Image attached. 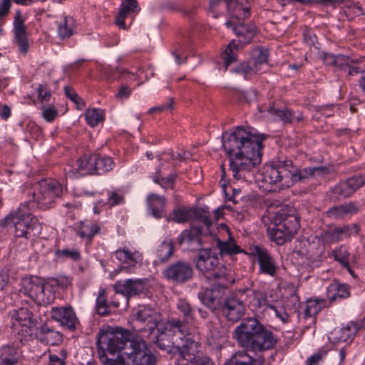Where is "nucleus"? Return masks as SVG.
Wrapping results in <instances>:
<instances>
[{
  "instance_id": "1",
  "label": "nucleus",
  "mask_w": 365,
  "mask_h": 365,
  "mask_svg": "<svg viewBox=\"0 0 365 365\" xmlns=\"http://www.w3.org/2000/svg\"><path fill=\"white\" fill-rule=\"evenodd\" d=\"M222 146L229 156L230 170L237 180L252 182L257 166L261 163L263 134L238 126L222 134Z\"/></svg>"
},
{
  "instance_id": "2",
  "label": "nucleus",
  "mask_w": 365,
  "mask_h": 365,
  "mask_svg": "<svg viewBox=\"0 0 365 365\" xmlns=\"http://www.w3.org/2000/svg\"><path fill=\"white\" fill-rule=\"evenodd\" d=\"M237 344L246 351L236 352L224 365H262V362L247 354V351L262 352L273 349L277 339L257 319L249 317L242 319L232 333Z\"/></svg>"
},
{
  "instance_id": "3",
  "label": "nucleus",
  "mask_w": 365,
  "mask_h": 365,
  "mask_svg": "<svg viewBox=\"0 0 365 365\" xmlns=\"http://www.w3.org/2000/svg\"><path fill=\"white\" fill-rule=\"evenodd\" d=\"M328 173L329 170L324 166L310 167L301 170L294 165L291 160L277 158L264 167L262 180L269 184L284 182L289 185L290 182H299L309 176H320Z\"/></svg>"
},
{
  "instance_id": "4",
  "label": "nucleus",
  "mask_w": 365,
  "mask_h": 365,
  "mask_svg": "<svg viewBox=\"0 0 365 365\" xmlns=\"http://www.w3.org/2000/svg\"><path fill=\"white\" fill-rule=\"evenodd\" d=\"M131 342L134 341L123 334L100 330L96 340L98 357L104 365H117Z\"/></svg>"
},
{
  "instance_id": "5",
  "label": "nucleus",
  "mask_w": 365,
  "mask_h": 365,
  "mask_svg": "<svg viewBox=\"0 0 365 365\" xmlns=\"http://www.w3.org/2000/svg\"><path fill=\"white\" fill-rule=\"evenodd\" d=\"M294 212V209L284 206L274 213V227L270 230L269 236L277 245L290 241L299 229V217Z\"/></svg>"
},
{
  "instance_id": "6",
  "label": "nucleus",
  "mask_w": 365,
  "mask_h": 365,
  "mask_svg": "<svg viewBox=\"0 0 365 365\" xmlns=\"http://www.w3.org/2000/svg\"><path fill=\"white\" fill-rule=\"evenodd\" d=\"M227 27H232V31L238 38V43L232 40L223 52L224 66L225 69L234 61H237V53L243 45L250 43L257 32V27L253 24H241L234 20L225 23Z\"/></svg>"
},
{
  "instance_id": "7",
  "label": "nucleus",
  "mask_w": 365,
  "mask_h": 365,
  "mask_svg": "<svg viewBox=\"0 0 365 365\" xmlns=\"http://www.w3.org/2000/svg\"><path fill=\"white\" fill-rule=\"evenodd\" d=\"M193 261L196 269L208 280L225 281L230 279L227 268L220 264L217 254L211 248L200 249Z\"/></svg>"
},
{
  "instance_id": "8",
  "label": "nucleus",
  "mask_w": 365,
  "mask_h": 365,
  "mask_svg": "<svg viewBox=\"0 0 365 365\" xmlns=\"http://www.w3.org/2000/svg\"><path fill=\"white\" fill-rule=\"evenodd\" d=\"M135 327L143 337H150L163 321L159 310L150 304L140 305L134 314Z\"/></svg>"
},
{
  "instance_id": "9",
  "label": "nucleus",
  "mask_w": 365,
  "mask_h": 365,
  "mask_svg": "<svg viewBox=\"0 0 365 365\" xmlns=\"http://www.w3.org/2000/svg\"><path fill=\"white\" fill-rule=\"evenodd\" d=\"M63 189L61 184L54 179H43L34 187V191H29L32 195L34 202L40 208L49 207L54 200L62 195Z\"/></svg>"
},
{
  "instance_id": "10",
  "label": "nucleus",
  "mask_w": 365,
  "mask_h": 365,
  "mask_svg": "<svg viewBox=\"0 0 365 365\" xmlns=\"http://www.w3.org/2000/svg\"><path fill=\"white\" fill-rule=\"evenodd\" d=\"M155 356L151 354L144 340L130 343V347L118 360L117 365H154Z\"/></svg>"
},
{
  "instance_id": "11",
  "label": "nucleus",
  "mask_w": 365,
  "mask_h": 365,
  "mask_svg": "<svg viewBox=\"0 0 365 365\" xmlns=\"http://www.w3.org/2000/svg\"><path fill=\"white\" fill-rule=\"evenodd\" d=\"M21 292L28 295L39 305H48L55 299V293L51 287L42 282L38 277L24 279Z\"/></svg>"
},
{
  "instance_id": "12",
  "label": "nucleus",
  "mask_w": 365,
  "mask_h": 365,
  "mask_svg": "<svg viewBox=\"0 0 365 365\" xmlns=\"http://www.w3.org/2000/svg\"><path fill=\"white\" fill-rule=\"evenodd\" d=\"M177 363L175 365H204L205 363H212L208 358L204 356L202 345L190 338H186L181 349L178 346Z\"/></svg>"
},
{
  "instance_id": "13",
  "label": "nucleus",
  "mask_w": 365,
  "mask_h": 365,
  "mask_svg": "<svg viewBox=\"0 0 365 365\" xmlns=\"http://www.w3.org/2000/svg\"><path fill=\"white\" fill-rule=\"evenodd\" d=\"M6 220L13 225L17 237L29 238V231L39 226L38 219L31 213L22 211L21 208L10 214Z\"/></svg>"
},
{
  "instance_id": "14",
  "label": "nucleus",
  "mask_w": 365,
  "mask_h": 365,
  "mask_svg": "<svg viewBox=\"0 0 365 365\" xmlns=\"http://www.w3.org/2000/svg\"><path fill=\"white\" fill-rule=\"evenodd\" d=\"M217 282L218 284L214 286L213 288L205 289L198 294L202 303L212 311L222 307L225 290L227 289L229 284L234 282V279L230 278L225 281Z\"/></svg>"
},
{
  "instance_id": "15",
  "label": "nucleus",
  "mask_w": 365,
  "mask_h": 365,
  "mask_svg": "<svg viewBox=\"0 0 365 365\" xmlns=\"http://www.w3.org/2000/svg\"><path fill=\"white\" fill-rule=\"evenodd\" d=\"M364 185H365V173L337 183L331 188L330 197L334 200L349 197Z\"/></svg>"
},
{
  "instance_id": "16",
  "label": "nucleus",
  "mask_w": 365,
  "mask_h": 365,
  "mask_svg": "<svg viewBox=\"0 0 365 365\" xmlns=\"http://www.w3.org/2000/svg\"><path fill=\"white\" fill-rule=\"evenodd\" d=\"M163 274L168 280L175 284H183L192 278L193 269L189 262L178 260L168 266Z\"/></svg>"
},
{
  "instance_id": "17",
  "label": "nucleus",
  "mask_w": 365,
  "mask_h": 365,
  "mask_svg": "<svg viewBox=\"0 0 365 365\" xmlns=\"http://www.w3.org/2000/svg\"><path fill=\"white\" fill-rule=\"evenodd\" d=\"M11 319L14 329H17L19 327H21L25 328L24 331L26 333L28 332V329L32 330L37 325V319L34 317V314L29 307L14 310L11 313Z\"/></svg>"
},
{
  "instance_id": "18",
  "label": "nucleus",
  "mask_w": 365,
  "mask_h": 365,
  "mask_svg": "<svg viewBox=\"0 0 365 365\" xmlns=\"http://www.w3.org/2000/svg\"><path fill=\"white\" fill-rule=\"evenodd\" d=\"M222 307L224 315L231 322L240 320L245 311L244 301L237 294L226 297Z\"/></svg>"
},
{
  "instance_id": "19",
  "label": "nucleus",
  "mask_w": 365,
  "mask_h": 365,
  "mask_svg": "<svg viewBox=\"0 0 365 365\" xmlns=\"http://www.w3.org/2000/svg\"><path fill=\"white\" fill-rule=\"evenodd\" d=\"M113 288L116 293L123 294L128 300L130 297L143 293L145 289V280L141 279H128L117 282Z\"/></svg>"
},
{
  "instance_id": "20",
  "label": "nucleus",
  "mask_w": 365,
  "mask_h": 365,
  "mask_svg": "<svg viewBox=\"0 0 365 365\" xmlns=\"http://www.w3.org/2000/svg\"><path fill=\"white\" fill-rule=\"evenodd\" d=\"M254 250L255 255L257 256L260 272L270 277H274L277 272L278 267L272 256L267 250L259 247H255Z\"/></svg>"
},
{
  "instance_id": "21",
  "label": "nucleus",
  "mask_w": 365,
  "mask_h": 365,
  "mask_svg": "<svg viewBox=\"0 0 365 365\" xmlns=\"http://www.w3.org/2000/svg\"><path fill=\"white\" fill-rule=\"evenodd\" d=\"M51 317L69 329H76L78 319L71 307H53L51 311Z\"/></svg>"
},
{
  "instance_id": "22",
  "label": "nucleus",
  "mask_w": 365,
  "mask_h": 365,
  "mask_svg": "<svg viewBox=\"0 0 365 365\" xmlns=\"http://www.w3.org/2000/svg\"><path fill=\"white\" fill-rule=\"evenodd\" d=\"M147 338L160 349L168 353L178 350V346L175 345L176 341L174 340L173 336L163 327L158 329L157 334L153 336L151 335V336Z\"/></svg>"
},
{
  "instance_id": "23",
  "label": "nucleus",
  "mask_w": 365,
  "mask_h": 365,
  "mask_svg": "<svg viewBox=\"0 0 365 365\" xmlns=\"http://www.w3.org/2000/svg\"><path fill=\"white\" fill-rule=\"evenodd\" d=\"M260 111H267L275 120H282L284 123H292V120L301 122L304 119L302 113H293L290 110L279 109L275 107V104H272Z\"/></svg>"
},
{
  "instance_id": "24",
  "label": "nucleus",
  "mask_w": 365,
  "mask_h": 365,
  "mask_svg": "<svg viewBox=\"0 0 365 365\" xmlns=\"http://www.w3.org/2000/svg\"><path fill=\"white\" fill-rule=\"evenodd\" d=\"M201 230L198 227H194L191 230H185L181 232L178 237V243L182 245L187 243L190 250H198L202 249L201 242Z\"/></svg>"
},
{
  "instance_id": "25",
  "label": "nucleus",
  "mask_w": 365,
  "mask_h": 365,
  "mask_svg": "<svg viewBox=\"0 0 365 365\" xmlns=\"http://www.w3.org/2000/svg\"><path fill=\"white\" fill-rule=\"evenodd\" d=\"M227 11L231 20L240 21L250 16V4L247 0H227Z\"/></svg>"
},
{
  "instance_id": "26",
  "label": "nucleus",
  "mask_w": 365,
  "mask_h": 365,
  "mask_svg": "<svg viewBox=\"0 0 365 365\" xmlns=\"http://www.w3.org/2000/svg\"><path fill=\"white\" fill-rule=\"evenodd\" d=\"M324 59L327 64H332L335 67H338L341 70L347 71L349 76L355 75L362 72L359 66L351 65L350 60L344 56H334L330 54H324Z\"/></svg>"
},
{
  "instance_id": "27",
  "label": "nucleus",
  "mask_w": 365,
  "mask_h": 365,
  "mask_svg": "<svg viewBox=\"0 0 365 365\" xmlns=\"http://www.w3.org/2000/svg\"><path fill=\"white\" fill-rule=\"evenodd\" d=\"M358 211V207L356 202H350L349 203L341 204L337 206L330 207L326 215L328 217L333 220H341L348 215H352Z\"/></svg>"
},
{
  "instance_id": "28",
  "label": "nucleus",
  "mask_w": 365,
  "mask_h": 365,
  "mask_svg": "<svg viewBox=\"0 0 365 365\" xmlns=\"http://www.w3.org/2000/svg\"><path fill=\"white\" fill-rule=\"evenodd\" d=\"M188 325V323L179 318H170L162 327L173 336L179 334V338L182 339L183 336L189 334Z\"/></svg>"
},
{
  "instance_id": "29",
  "label": "nucleus",
  "mask_w": 365,
  "mask_h": 365,
  "mask_svg": "<svg viewBox=\"0 0 365 365\" xmlns=\"http://www.w3.org/2000/svg\"><path fill=\"white\" fill-rule=\"evenodd\" d=\"M140 10L137 1L133 2H126L123 1L118 16L115 18V23L120 29H125V19L128 16L130 12H138Z\"/></svg>"
},
{
  "instance_id": "30",
  "label": "nucleus",
  "mask_w": 365,
  "mask_h": 365,
  "mask_svg": "<svg viewBox=\"0 0 365 365\" xmlns=\"http://www.w3.org/2000/svg\"><path fill=\"white\" fill-rule=\"evenodd\" d=\"M21 354L14 346H4L0 349V365H15L19 362Z\"/></svg>"
},
{
  "instance_id": "31",
  "label": "nucleus",
  "mask_w": 365,
  "mask_h": 365,
  "mask_svg": "<svg viewBox=\"0 0 365 365\" xmlns=\"http://www.w3.org/2000/svg\"><path fill=\"white\" fill-rule=\"evenodd\" d=\"M147 203L153 217L160 218L163 216L165 198L163 196L150 194L147 197Z\"/></svg>"
},
{
  "instance_id": "32",
  "label": "nucleus",
  "mask_w": 365,
  "mask_h": 365,
  "mask_svg": "<svg viewBox=\"0 0 365 365\" xmlns=\"http://www.w3.org/2000/svg\"><path fill=\"white\" fill-rule=\"evenodd\" d=\"M222 228L225 229L228 233H230V230L227 225H222ZM229 235L230 237L228 241L224 242L219 239L216 240V246L219 249L220 254L232 255L242 252V250L235 243L234 240L231 237L230 234H229Z\"/></svg>"
},
{
  "instance_id": "33",
  "label": "nucleus",
  "mask_w": 365,
  "mask_h": 365,
  "mask_svg": "<svg viewBox=\"0 0 365 365\" xmlns=\"http://www.w3.org/2000/svg\"><path fill=\"white\" fill-rule=\"evenodd\" d=\"M92 163H95L96 169V174L101 175L113 170L114 162L111 157L93 154Z\"/></svg>"
},
{
  "instance_id": "34",
  "label": "nucleus",
  "mask_w": 365,
  "mask_h": 365,
  "mask_svg": "<svg viewBox=\"0 0 365 365\" xmlns=\"http://www.w3.org/2000/svg\"><path fill=\"white\" fill-rule=\"evenodd\" d=\"M99 230L100 227L97 224L86 220L80 222L77 234L81 238H86L91 241Z\"/></svg>"
},
{
  "instance_id": "35",
  "label": "nucleus",
  "mask_w": 365,
  "mask_h": 365,
  "mask_svg": "<svg viewBox=\"0 0 365 365\" xmlns=\"http://www.w3.org/2000/svg\"><path fill=\"white\" fill-rule=\"evenodd\" d=\"M326 302L324 299H309L307 300L304 314L305 318H311L312 321H314V317L325 307Z\"/></svg>"
},
{
  "instance_id": "36",
  "label": "nucleus",
  "mask_w": 365,
  "mask_h": 365,
  "mask_svg": "<svg viewBox=\"0 0 365 365\" xmlns=\"http://www.w3.org/2000/svg\"><path fill=\"white\" fill-rule=\"evenodd\" d=\"M93 154L90 155H83L77 161L78 171L81 175L96 174V164L92 163Z\"/></svg>"
},
{
  "instance_id": "37",
  "label": "nucleus",
  "mask_w": 365,
  "mask_h": 365,
  "mask_svg": "<svg viewBox=\"0 0 365 365\" xmlns=\"http://www.w3.org/2000/svg\"><path fill=\"white\" fill-rule=\"evenodd\" d=\"M328 293L331 301L336 300L338 298L344 299L349 297V287L338 283L331 284L328 289Z\"/></svg>"
},
{
  "instance_id": "38",
  "label": "nucleus",
  "mask_w": 365,
  "mask_h": 365,
  "mask_svg": "<svg viewBox=\"0 0 365 365\" xmlns=\"http://www.w3.org/2000/svg\"><path fill=\"white\" fill-rule=\"evenodd\" d=\"M177 309L182 315L183 319L182 320L188 324H191L195 321L194 309L186 300L179 299L177 303Z\"/></svg>"
},
{
  "instance_id": "39",
  "label": "nucleus",
  "mask_w": 365,
  "mask_h": 365,
  "mask_svg": "<svg viewBox=\"0 0 365 365\" xmlns=\"http://www.w3.org/2000/svg\"><path fill=\"white\" fill-rule=\"evenodd\" d=\"M174 252V242L172 240H165L159 246L157 250L158 257L161 262L168 261Z\"/></svg>"
},
{
  "instance_id": "40",
  "label": "nucleus",
  "mask_w": 365,
  "mask_h": 365,
  "mask_svg": "<svg viewBox=\"0 0 365 365\" xmlns=\"http://www.w3.org/2000/svg\"><path fill=\"white\" fill-rule=\"evenodd\" d=\"M73 19L71 16H65L62 23L58 27V34L61 39L70 38L73 34Z\"/></svg>"
},
{
  "instance_id": "41",
  "label": "nucleus",
  "mask_w": 365,
  "mask_h": 365,
  "mask_svg": "<svg viewBox=\"0 0 365 365\" xmlns=\"http://www.w3.org/2000/svg\"><path fill=\"white\" fill-rule=\"evenodd\" d=\"M115 255L116 258L123 263H136L141 259V255L138 252L131 253L125 248L116 250Z\"/></svg>"
},
{
  "instance_id": "42",
  "label": "nucleus",
  "mask_w": 365,
  "mask_h": 365,
  "mask_svg": "<svg viewBox=\"0 0 365 365\" xmlns=\"http://www.w3.org/2000/svg\"><path fill=\"white\" fill-rule=\"evenodd\" d=\"M15 41L19 46V49L21 53L26 54L29 50L28 38L26 33V28H18L14 29Z\"/></svg>"
},
{
  "instance_id": "43",
  "label": "nucleus",
  "mask_w": 365,
  "mask_h": 365,
  "mask_svg": "<svg viewBox=\"0 0 365 365\" xmlns=\"http://www.w3.org/2000/svg\"><path fill=\"white\" fill-rule=\"evenodd\" d=\"M109 309L110 304H108L107 302L106 290L104 289H101L99 290V293L96 299V312L101 316H106L108 315L110 313Z\"/></svg>"
},
{
  "instance_id": "44",
  "label": "nucleus",
  "mask_w": 365,
  "mask_h": 365,
  "mask_svg": "<svg viewBox=\"0 0 365 365\" xmlns=\"http://www.w3.org/2000/svg\"><path fill=\"white\" fill-rule=\"evenodd\" d=\"M331 256L334 260L339 262L342 267H348L350 253L345 246L341 245L337 249L333 250L331 251Z\"/></svg>"
},
{
  "instance_id": "45",
  "label": "nucleus",
  "mask_w": 365,
  "mask_h": 365,
  "mask_svg": "<svg viewBox=\"0 0 365 365\" xmlns=\"http://www.w3.org/2000/svg\"><path fill=\"white\" fill-rule=\"evenodd\" d=\"M173 220L178 223H184L193 219V210L185 207L178 208L173 210Z\"/></svg>"
},
{
  "instance_id": "46",
  "label": "nucleus",
  "mask_w": 365,
  "mask_h": 365,
  "mask_svg": "<svg viewBox=\"0 0 365 365\" xmlns=\"http://www.w3.org/2000/svg\"><path fill=\"white\" fill-rule=\"evenodd\" d=\"M268 51L261 47L256 48L252 53V60L250 61L255 67L259 68L260 65L267 62Z\"/></svg>"
},
{
  "instance_id": "47",
  "label": "nucleus",
  "mask_w": 365,
  "mask_h": 365,
  "mask_svg": "<svg viewBox=\"0 0 365 365\" xmlns=\"http://www.w3.org/2000/svg\"><path fill=\"white\" fill-rule=\"evenodd\" d=\"M85 117L86 122L91 127L96 126L100 122L103 120V116L98 109H88L86 111Z\"/></svg>"
},
{
  "instance_id": "48",
  "label": "nucleus",
  "mask_w": 365,
  "mask_h": 365,
  "mask_svg": "<svg viewBox=\"0 0 365 365\" xmlns=\"http://www.w3.org/2000/svg\"><path fill=\"white\" fill-rule=\"evenodd\" d=\"M321 237L324 242L331 244L342 240L337 228L329 229L324 231L321 234Z\"/></svg>"
},
{
  "instance_id": "49",
  "label": "nucleus",
  "mask_w": 365,
  "mask_h": 365,
  "mask_svg": "<svg viewBox=\"0 0 365 365\" xmlns=\"http://www.w3.org/2000/svg\"><path fill=\"white\" fill-rule=\"evenodd\" d=\"M194 218L202 222L207 227L210 226L212 223L210 213L205 210H193V219Z\"/></svg>"
},
{
  "instance_id": "50",
  "label": "nucleus",
  "mask_w": 365,
  "mask_h": 365,
  "mask_svg": "<svg viewBox=\"0 0 365 365\" xmlns=\"http://www.w3.org/2000/svg\"><path fill=\"white\" fill-rule=\"evenodd\" d=\"M56 255L58 257L69 258L73 260L77 261L81 258V254L76 249L73 250H58L56 252Z\"/></svg>"
},
{
  "instance_id": "51",
  "label": "nucleus",
  "mask_w": 365,
  "mask_h": 365,
  "mask_svg": "<svg viewBox=\"0 0 365 365\" xmlns=\"http://www.w3.org/2000/svg\"><path fill=\"white\" fill-rule=\"evenodd\" d=\"M341 239L343 237H349L353 233H359V228L357 225H346L341 227H336Z\"/></svg>"
},
{
  "instance_id": "52",
  "label": "nucleus",
  "mask_w": 365,
  "mask_h": 365,
  "mask_svg": "<svg viewBox=\"0 0 365 365\" xmlns=\"http://www.w3.org/2000/svg\"><path fill=\"white\" fill-rule=\"evenodd\" d=\"M235 71L237 73L247 74L252 72H258L259 71V68L255 67L251 61H249L241 63L235 69Z\"/></svg>"
},
{
  "instance_id": "53",
  "label": "nucleus",
  "mask_w": 365,
  "mask_h": 365,
  "mask_svg": "<svg viewBox=\"0 0 365 365\" xmlns=\"http://www.w3.org/2000/svg\"><path fill=\"white\" fill-rule=\"evenodd\" d=\"M124 202V196L122 193L112 191L108 193V203L110 207L121 204Z\"/></svg>"
},
{
  "instance_id": "54",
  "label": "nucleus",
  "mask_w": 365,
  "mask_h": 365,
  "mask_svg": "<svg viewBox=\"0 0 365 365\" xmlns=\"http://www.w3.org/2000/svg\"><path fill=\"white\" fill-rule=\"evenodd\" d=\"M38 97L41 102H48L51 96V91L46 85L39 84L37 88Z\"/></svg>"
},
{
  "instance_id": "55",
  "label": "nucleus",
  "mask_w": 365,
  "mask_h": 365,
  "mask_svg": "<svg viewBox=\"0 0 365 365\" xmlns=\"http://www.w3.org/2000/svg\"><path fill=\"white\" fill-rule=\"evenodd\" d=\"M327 355V351L325 350H320L316 354L308 358L307 365H318L320 361Z\"/></svg>"
},
{
  "instance_id": "56",
  "label": "nucleus",
  "mask_w": 365,
  "mask_h": 365,
  "mask_svg": "<svg viewBox=\"0 0 365 365\" xmlns=\"http://www.w3.org/2000/svg\"><path fill=\"white\" fill-rule=\"evenodd\" d=\"M64 91L67 97H68L77 106L83 103L82 98L76 93V91L68 86H65Z\"/></svg>"
},
{
  "instance_id": "57",
  "label": "nucleus",
  "mask_w": 365,
  "mask_h": 365,
  "mask_svg": "<svg viewBox=\"0 0 365 365\" xmlns=\"http://www.w3.org/2000/svg\"><path fill=\"white\" fill-rule=\"evenodd\" d=\"M57 115V110L54 107H44L42 108V116L48 122L53 121Z\"/></svg>"
},
{
  "instance_id": "58",
  "label": "nucleus",
  "mask_w": 365,
  "mask_h": 365,
  "mask_svg": "<svg viewBox=\"0 0 365 365\" xmlns=\"http://www.w3.org/2000/svg\"><path fill=\"white\" fill-rule=\"evenodd\" d=\"M352 323H354V322H351L350 324H347L346 327H344L341 329V331L342 334L340 336V339L341 341H347L356 331H354V327L352 326Z\"/></svg>"
},
{
  "instance_id": "59",
  "label": "nucleus",
  "mask_w": 365,
  "mask_h": 365,
  "mask_svg": "<svg viewBox=\"0 0 365 365\" xmlns=\"http://www.w3.org/2000/svg\"><path fill=\"white\" fill-rule=\"evenodd\" d=\"M174 108V100L173 98H170L169 102L166 104H163L159 106L151 108L148 110V113L152 114L155 112L161 113L166 110H172Z\"/></svg>"
},
{
  "instance_id": "60",
  "label": "nucleus",
  "mask_w": 365,
  "mask_h": 365,
  "mask_svg": "<svg viewBox=\"0 0 365 365\" xmlns=\"http://www.w3.org/2000/svg\"><path fill=\"white\" fill-rule=\"evenodd\" d=\"M153 180L155 183L159 184L163 187H167L170 184L173 183L174 178L172 175H169L166 178H160V174L157 173L156 176L153 178Z\"/></svg>"
},
{
  "instance_id": "61",
  "label": "nucleus",
  "mask_w": 365,
  "mask_h": 365,
  "mask_svg": "<svg viewBox=\"0 0 365 365\" xmlns=\"http://www.w3.org/2000/svg\"><path fill=\"white\" fill-rule=\"evenodd\" d=\"M11 6V1H1V3L0 4V20L9 14Z\"/></svg>"
},
{
  "instance_id": "62",
  "label": "nucleus",
  "mask_w": 365,
  "mask_h": 365,
  "mask_svg": "<svg viewBox=\"0 0 365 365\" xmlns=\"http://www.w3.org/2000/svg\"><path fill=\"white\" fill-rule=\"evenodd\" d=\"M275 312L276 316L280 319L284 323L287 322L289 319V315L287 312L284 310L283 307L279 308L277 307H272Z\"/></svg>"
},
{
  "instance_id": "63",
  "label": "nucleus",
  "mask_w": 365,
  "mask_h": 365,
  "mask_svg": "<svg viewBox=\"0 0 365 365\" xmlns=\"http://www.w3.org/2000/svg\"><path fill=\"white\" fill-rule=\"evenodd\" d=\"M18 28H26L24 25V20L22 17L21 13L20 11H17L16 12V16L14 18V29H18Z\"/></svg>"
},
{
  "instance_id": "64",
  "label": "nucleus",
  "mask_w": 365,
  "mask_h": 365,
  "mask_svg": "<svg viewBox=\"0 0 365 365\" xmlns=\"http://www.w3.org/2000/svg\"><path fill=\"white\" fill-rule=\"evenodd\" d=\"M41 332L44 334L54 336L55 338H57L56 341H59L61 339V335L58 332H56L49 328L46 325H43L41 327Z\"/></svg>"
}]
</instances>
